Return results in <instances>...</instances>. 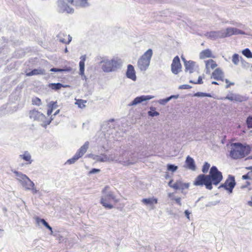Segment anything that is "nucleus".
I'll use <instances>...</instances> for the list:
<instances>
[{
  "instance_id": "obj_31",
  "label": "nucleus",
  "mask_w": 252,
  "mask_h": 252,
  "mask_svg": "<svg viewBox=\"0 0 252 252\" xmlns=\"http://www.w3.org/2000/svg\"><path fill=\"white\" fill-rule=\"evenodd\" d=\"M148 115L149 116L154 117L159 116V113L156 111L155 107L151 106L150 108V110L148 112Z\"/></svg>"
},
{
  "instance_id": "obj_43",
  "label": "nucleus",
  "mask_w": 252,
  "mask_h": 252,
  "mask_svg": "<svg viewBox=\"0 0 252 252\" xmlns=\"http://www.w3.org/2000/svg\"><path fill=\"white\" fill-rule=\"evenodd\" d=\"M64 34L62 32L59 33L57 36V40H59L60 42L66 44V40L63 38Z\"/></svg>"
},
{
  "instance_id": "obj_58",
  "label": "nucleus",
  "mask_w": 252,
  "mask_h": 252,
  "mask_svg": "<svg viewBox=\"0 0 252 252\" xmlns=\"http://www.w3.org/2000/svg\"><path fill=\"white\" fill-rule=\"evenodd\" d=\"M179 97V94H173L168 96L169 101L172 99H177Z\"/></svg>"
},
{
  "instance_id": "obj_52",
  "label": "nucleus",
  "mask_w": 252,
  "mask_h": 252,
  "mask_svg": "<svg viewBox=\"0 0 252 252\" xmlns=\"http://www.w3.org/2000/svg\"><path fill=\"white\" fill-rule=\"evenodd\" d=\"M171 200H175L176 203L179 206L182 205L181 203V197H173L171 198Z\"/></svg>"
},
{
  "instance_id": "obj_17",
  "label": "nucleus",
  "mask_w": 252,
  "mask_h": 252,
  "mask_svg": "<svg viewBox=\"0 0 252 252\" xmlns=\"http://www.w3.org/2000/svg\"><path fill=\"white\" fill-rule=\"evenodd\" d=\"M206 35L212 40H216L217 38H223V31H216L207 32Z\"/></svg>"
},
{
  "instance_id": "obj_37",
  "label": "nucleus",
  "mask_w": 252,
  "mask_h": 252,
  "mask_svg": "<svg viewBox=\"0 0 252 252\" xmlns=\"http://www.w3.org/2000/svg\"><path fill=\"white\" fill-rule=\"evenodd\" d=\"M178 167L173 164H168L167 165V170L169 171L174 172L177 170Z\"/></svg>"
},
{
  "instance_id": "obj_11",
  "label": "nucleus",
  "mask_w": 252,
  "mask_h": 252,
  "mask_svg": "<svg viewBox=\"0 0 252 252\" xmlns=\"http://www.w3.org/2000/svg\"><path fill=\"white\" fill-rule=\"evenodd\" d=\"M171 70L175 75L178 74L182 71V64L178 56L174 58L171 65Z\"/></svg>"
},
{
  "instance_id": "obj_7",
  "label": "nucleus",
  "mask_w": 252,
  "mask_h": 252,
  "mask_svg": "<svg viewBox=\"0 0 252 252\" xmlns=\"http://www.w3.org/2000/svg\"><path fill=\"white\" fill-rule=\"evenodd\" d=\"M193 185L201 187L204 186L206 189L209 190H212L213 189V186H211V184L209 181L207 174H200L198 175L193 181Z\"/></svg>"
},
{
  "instance_id": "obj_14",
  "label": "nucleus",
  "mask_w": 252,
  "mask_h": 252,
  "mask_svg": "<svg viewBox=\"0 0 252 252\" xmlns=\"http://www.w3.org/2000/svg\"><path fill=\"white\" fill-rule=\"evenodd\" d=\"M154 96L151 95H142L136 97L130 103L128 104V106H131L136 105L140 104L144 101L149 100L153 98Z\"/></svg>"
},
{
  "instance_id": "obj_20",
  "label": "nucleus",
  "mask_w": 252,
  "mask_h": 252,
  "mask_svg": "<svg viewBox=\"0 0 252 252\" xmlns=\"http://www.w3.org/2000/svg\"><path fill=\"white\" fill-rule=\"evenodd\" d=\"M195 64V62L191 60H189L188 62H186L184 64L185 67V71L186 72L189 71L190 74L194 72V67Z\"/></svg>"
},
{
  "instance_id": "obj_6",
  "label": "nucleus",
  "mask_w": 252,
  "mask_h": 252,
  "mask_svg": "<svg viewBox=\"0 0 252 252\" xmlns=\"http://www.w3.org/2000/svg\"><path fill=\"white\" fill-rule=\"evenodd\" d=\"M12 171L15 174L17 180L25 190H30L31 187L34 186V183L26 174L16 170H12Z\"/></svg>"
},
{
  "instance_id": "obj_19",
  "label": "nucleus",
  "mask_w": 252,
  "mask_h": 252,
  "mask_svg": "<svg viewBox=\"0 0 252 252\" xmlns=\"http://www.w3.org/2000/svg\"><path fill=\"white\" fill-rule=\"evenodd\" d=\"M224 73L220 68H216L212 73L211 78L217 80L224 81L223 78Z\"/></svg>"
},
{
  "instance_id": "obj_53",
  "label": "nucleus",
  "mask_w": 252,
  "mask_h": 252,
  "mask_svg": "<svg viewBox=\"0 0 252 252\" xmlns=\"http://www.w3.org/2000/svg\"><path fill=\"white\" fill-rule=\"evenodd\" d=\"M191 88L192 87L189 85L184 84L179 86L178 88L179 89H189Z\"/></svg>"
},
{
  "instance_id": "obj_16",
  "label": "nucleus",
  "mask_w": 252,
  "mask_h": 252,
  "mask_svg": "<svg viewBox=\"0 0 252 252\" xmlns=\"http://www.w3.org/2000/svg\"><path fill=\"white\" fill-rule=\"evenodd\" d=\"M126 77L132 80V81H136V72L134 69V66L129 64L127 66V69L126 72Z\"/></svg>"
},
{
  "instance_id": "obj_44",
  "label": "nucleus",
  "mask_w": 252,
  "mask_h": 252,
  "mask_svg": "<svg viewBox=\"0 0 252 252\" xmlns=\"http://www.w3.org/2000/svg\"><path fill=\"white\" fill-rule=\"evenodd\" d=\"M182 183L180 180H177L175 183L173 184V189L176 190H180V186Z\"/></svg>"
},
{
  "instance_id": "obj_2",
  "label": "nucleus",
  "mask_w": 252,
  "mask_h": 252,
  "mask_svg": "<svg viewBox=\"0 0 252 252\" xmlns=\"http://www.w3.org/2000/svg\"><path fill=\"white\" fill-rule=\"evenodd\" d=\"M153 54V50L149 49L138 59L137 65L141 71H145L147 69L150 65Z\"/></svg>"
},
{
  "instance_id": "obj_3",
  "label": "nucleus",
  "mask_w": 252,
  "mask_h": 252,
  "mask_svg": "<svg viewBox=\"0 0 252 252\" xmlns=\"http://www.w3.org/2000/svg\"><path fill=\"white\" fill-rule=\"evenodd\" d=\"M207 175L211 186L213 185H218L223 179L222 172L218 169L217 166L214 165L211 167L209 174Z\"/></svg>"
},
{
  "instance_id": "obj_27",
  "label": "nucleus",
  "mask_w": 252,
  "mask_h": 252,
  "mask_svg": "<svg viewBox=\"0 0 252 252\" xmlns=\"http://www.w3.org/2000/svg\"><path fill=\"white\" fill-rule=\"evenodd\" d=\"M48 109L47 110V114L50 116L52 113L53 110L57 108L58 105L56 101H51L48 104Z\"/></svg>"
},
{
  "instance_id": "obj_4",
  "label": "nucleus",
  "mask_w": 252,
  "mask_h": 252,
  "mask_svg": "<svg viewBox=\"0 0 252 252\" xmlns=\"http://www.w3.org/2000/svg\"><path fill=\"white\" fill-rule=\"evenodd\" d=\"M107 187L102 190V193L104 195L101 197L100 201V204L106 209H111L113 208V205L110 204L109 202L111 200H113L115 202H118V200L116 198V196L112 191L105 192V190Z\"/></svg>"
},
{
  "instance_id": "obj_5",
  "label": "nucleus",
  "mask_w": 252,
  "mask_h": 252,
  "mask_svg": "<svg viewBox=\"0 0 252 252\" xmlns=\"http://www.w3.org/2000/svg\"><path fill=\"white\" fill-rule=\"evenodd\" d=\"M103 63L101 68L104 72H110L116 71L117 69L121 67V63L115 59L102 60L100 63Z\"/></svg>"
},
{
  "instance_id": "obj_33",
  "label": "nucleus",
  "mask_w": 252,
  "mask_h": 252,
  "mask_svg": "<svg viewBox=\"0 0 252 252\" xmlns=\"http://www.w3.org/2000/svg\"><path fill=\"white\" fill-rule=\"evenodd\" d=\"M193 96H196L198 97H213V95L210 93H203V92H197L193 94Z\"/></svg>"
},
{
  "instance_id": "obj_60",
  "label": "nucleus",
  "mask_w": 252,
  "mask_h": 252,
  "mask_svg": "<svg viewBox=\"0 0 252 252\" xmlns=\"http://www.w3.org/2000/svg\"><path fill=\"white\" fill-rule=\"evenodd\" d=\"M185 216L188 219H189V215L190 212L188 210H186L184 212Z\"/></svg>"
},
{
  "instance_id": "obj_48",
  "label": "nucleus",
  "mask_w": 252,
  "mask_h": 252,
  "mask_svg": "<svg viewBox=\"0 0 252 252\" xmlns=\"http://www.w3.org/2000/svg\"><path fill=\"white\" fill-rule=\"evenodd\" d=\"M100 172V169L98 168H92L88 173L89 175L98 173Z\"/></svg>"
},
{
  "instance_id": "obj_25",
  "label": "nucleus",
  "mask_w": 252,
  "mask_h": 252,
  "mask_svg": "<svg viewBox=\"0 0 252 252\" xmlns=\"http://www.w3.org/2000/svg\"><path fill=\"white\" fill-rule=\"evenodd\" d=\"M90 157H92L94 160L99 162H105L108 160V158L105 154H101L100 155H91Z\"/></svg>"
},
{
  "instance_id": "obj_49",
  "label": "nucleus",
  "mask_w": 252,
  "mask_h": 252,
  "mask_svg": "<svg viewBox=\"0 0 252 252\" xmlns=\"http://www.w3.org/2000/svg\"><path fill=\"white\" fill-rule=\"evenodd\" d=\"M251 172H248L247 174L243 175L242 177L243 180H252Z\"/></svg>"
},
{
  "instance_id": "obj_15",
  "label": "nucleus",
  "mask_w": 252,
  "mask_h": 252,
  "mask_svg": "<svg viewBox=\"0 0 252 252\" xmlns=\"http://www.w3.org/2000/svg\"><path fill=\"white\" fill-rule=\"evenodd\" d=\"M29 114L30 118L33 119L34 120L40 121L46 119L43 114L35 109L30 111Z\"/></svg>"
},
{
  "instance_id": "obj_35",
  "label": "nucleus",
  "mask_w": 252,
  "mask_h": 252,
  "mask_svg": "<svg viewBox=\"0 0 252 252\" xmlns=\"http://www.w3.org/2000/svg\"><path fill=\"white\" fill-rule=\"evenodd\" d=\"M240 61V57L239 54L235 53L232 55V62L236 65H238Z\"/></svg>"
},
{
  "instance_id": "obj_51",
  "label": "nucleus",
  "mask_w": 252,
  "mask_h": 252,
  "mask_svg": "<svg viewBox=\"0 0 252 252\" xmlns=\"http://www.w3.org/2000/svg\"><path fill=\"white\" fill-rule=\"evenodd\" d=\"M220 201H215L209 202L206 205V207H211L212 206H215L219 203Z\"/></svg>"
},
{
  "instance_id": "obj_13",
  "label": "nucleus",
  "mask_w": 252,
  "mask_h": 252,
  "mask_svg": "<svg viewBox=\"0 0 252 252\" xmlns=\"http://www.w3.org/2000/svg\"><path fill=\"white\" fill-rule=\"evenodd\" d=\"M245 34V32L236 28L228 27L223 31L224 38L229 37L233 35Z\"/></svg>"
},
{
  "instance_id": "obj_29",
  "label": "nucleus",
  "mask_w": 252,
  "mask_h": 252,
  "mask_svg": "<svg viewBox=\"0 0 252 252\" xmlns=\"http://www.w3.org/2000/svg\"><path fill=\"white\" fill-rule=\"evenodd\" d=\"M75 6H80L81 7H87L89 6L87 0H75Z\"/></svg>"
},
{
  "instance_id": "obj_46",
  "label": "nucleus",
  "mask_w": 252,
  "mask_h": 252,
  "mask_svg": "<svg viewBox=\"0 0 252 252\" xmlns=\"http://www.w3.org/2000/svg\"><path fill=\"white\" fill-rule=\"evenodd\" d=\"M25 55V53L22 51L19 50L14 53V56L17 58H22Z\"/></svg>"
},
{
  "instance_id": "obj_21",
  "label": "nucleus",
  "mask_w": 252,
  "mask_h": 252,
  "mask_svg": "<svg viewBox=\"0 0 252 252\" xmlns=\"http://www.w3.org/2000/svg\"><path fill=\"white\" fill-rule=\"evenodd\" d=\"M69 86L68 85H63L61 83H51L48 84L49 88L55 91L60 90L62 88H66Z\"/></svg>"
},
{
  "instance_id": "obj_64",
  "label": "nucleus",
  "mask_w": 252,
  "mask_h": 252,
  "mask_svg": "<svg viewBox=\"0 0 252 252\" xmlns=\"http://www.w3.org/2000/svg\"><path fill=\"white\" fill-rule=\"evenodd\" d=\"M246 169H247V170H251V171H250L249 172H251V174L252 175V166L246 167Z\"/></svg>"
},
{
  "instance_id": "obj_22",
  "label": "nucleus",
  "mask_w": 252,
  "mask_h": 252,
  "mask_svg": "<svg viewBox=\"0 0 252 252\" xmlns=\"http://www.w3.org/2000/svg\"><path fill=\"white\" fill-rule=\"evenodd\" d=\"M44 75L45 74V70L41 68H34L29 72H26L27 76H32L35 75Z\"/></svg>"
},
{
  "instance_id": "obj_34",
  "label": "nucleus",
  "mask_w": 252,
  "mask_h": 252,
  "mask_svg": "<svg viewBox=\"0 0 252 252\" xmlns=\"http://www.w3.org/2000/svg\"><path fill=\"white\" fill-rule=\"evenodd\" d=\"M242 54L249 59L252 58V52L249 48H245L242 51Z\"/></svg>"
},
{
  "instance_id": "obj_39",
  "label": "nucleus",
  "mask_w": 252,
  "mask_h": 252,
  "mask_svg": "<svg viewBox=\"0 0 252 252\" xmlns=\"http://www.w3.org/2000/svg\"><path fill=\"white\" fill-rule=\"evenodd\" d=\"M246 124L249 129L252 128V116L249 115L246 120Z\"/></svg>"
},
{
  "instance_id": "obj_42",
  "label": "nucleus",
  "mask_w": 252,
  "mask_h": 252,
  "mask_svg": "<svg viewBox=\"0 0 252 252\" xmlns=\"http://www.w3.org/2000/svg\"><path fill=\"white\" fill-rule=\"evenodd\" d=\"M240 61L242 64V66L245 68H248L250 67V64L247 62L242 57H240Z\"/></svg>"
},
{
  "instance_id": "obj_8",
  "label": "nucleus",
  "mask_w": 252,
  "mask_h": 252,
  "mask_svg": "<svg viewBox=\"0 0 252 252\" xmlns=\"http://www.w3.org/2000/svg\"><path fill=\"white\" fill-rule=\"evenodd\" d=\"M236 185L235 176L232 175H228L224 183L221 184L218 187L219 189L223 188L227 192L230 194L233 192V190Z\"/></svg>"
},
{
  "instance_id": "obj_47",
  "label": "nucleus",
  "mask_w": 252,
  "mask_h": 252,
  "mask_svg": "<svg viewBox=\"0 0 252 252\" xmlns=\"http://www.w3.org/2000/svg\"><path fill=\"white\" fill-rule=\"evenodd\" d=\"M32 102L33 104H35L37 106H39L41 104V99L37 97L32 99Z\"/></svg>"
},
{
  "instance_id": "obj_32",
  "label": "nucleus",
  "mask_w": 252,
  "mask_h": 252,
  "mask_svg": "<svg viewBox=\"0 0 252 252\" xmlns=\"http://www.w3.org/2000/svg\"><path fill=\"white\" fill-rule=\"evenodd\" d=\"M24 160L28 161L29 163H31L32 160L31 159V156L28 152H25L23 155L20 156Z\"/></svg>"
},
{
  "instance_id": "obj_12",
  "label": "nucleus",
  "mask_w": 252,
  "mask_h": 252,
  "mask_svg": "<svg viewBox=\"0 0 252 252\" xmlns=\"http://www.w3.org/2000/svg\"><path fill=\"white\" fill-rule=\"evenodd\" d=\"M224 99L229 100L231 101L242 102L248 100V97L237 94H227Z\"/></svg>"
},
{
  "instance_id": "obj_41",
  "label": "nucleus",
  "mask_w": 252,
  "mask_h": 252,
  "mask_svg": "<svg viewBox=\"0 0 252 252\" xmlns=\"http://www.w3.org/2000/svg\"><path fill=\"white\" fill-rule=\"evenodd\" d=\"M52 117L53 116H51L50 119L49 120H45V119L43 121H42L43 123L41 125V126L44 128H46L47 126L48 125H49L51 123L52 121L53 120V118H52Z\"/></svg>"
},
{
  "instance_id": "obj_50",
  "label": "nucleus",
  "mask_w": 252,
  "mask_h": 252,
  "mask_svg": "<svg viewBox=\"0 0 252 252\" xmlns=\"http://www.w3.org/2000/svg\"><path fill=\"white\" fill-rule=\"evenodd\" d=\"M6 42V38L4 37H2V39H0V53L1 52V50L3 49V47L5 46L4 45H2L3 43Z\"/></svg>"
},
{
  "instance_id": "obj_57",
  "label": "nucleus",
  "mask_w": 252,
  "mask_h": 252,
  "mask_svg": "<svg viewBox=\"0 0 252 252\" xmlns=\"http://www.w3.org/2000/svg\"><path fill=\"white\" fill-rule=\"evenodd\" d=\"M61 68H56L53 67L50 69V71L55 72H62Z\"/></svg>"
},
{
  "instance_id": "obj_10",
  "label": "nucleus",
  "mask_w": 252,
  "mask_h": 252,
  "mask_svg": "<svg viewBox=\"0 0 252 252\" xmlns=\"http://www.w3.org/2000/svg\"><path fill=\"white\" fill-rule=\"evenodd\" d=\"M89 147V142H86L77 151L75 154L71 158L68 159L66 163L72 164L74 163L78 159L81 158L87 152Z\"/></svg>"
},
{
  "instance_id": "obj_23",
  "label": "nucleus",
  "mask_w": 252,
  "mask_h": 252,
  "mask_svg": "<svg viewBox=\"0 0 252 252\" xmlns=\"http://www.w3.org/2000/svg\"><path fill=\"white\" fill-rule=\"evenodd\" d=\"M80 61L79 63V74L80 75L82 76L84 75V72H85V62L86 60V55H82L80 58Z\"/></svg>"
},
{
  "instance_id": "obj_26",
  "label": "nucleus",
  "mask_w": 252,
  "mask_h": 252,
  "mask_svg": "<svg viewBox=\"0 0 252 252\" xmlns=\"http://www.w3.org/2000/svg\"><path fill=\"white\" fill-rule=\"evenodd\" d=\"M35 220L37 224H39L41 223L47 229H48L49 231H50L51 233H53V229L52 227L49 224L48 222H47L44 219H41L38 217L35 218Z\"/></svg>"
},
{
  "instance_id": "obj_55",
  "label": "nucleus",
  "mask_w": 252,
  "mask_h": 252,
  "mask_svg": "<svg viewBox=\"0 0 252 252\" xmlns=\"http://www.w3.org/2000/svg\"><path fill=\"white\" fill-rule=\"evenodd\" d=\"M62 72H70L72 70V68L70 66H65L63 68H61Z\"/></svg>"
},
{
  "instance_id": "obj_56",
  "label": "nucleus",
  "mask_w": 252,
  "mask_h": 252,
  "mask_svg": "<svg viewBox=\"0 0 252 252\" xmlns=\"http://www.w3.org/2000/svg\"><path fill=\"white\" fill-rule=\"evenodd\" d=\"M30 189L29 190H31L33 194H35L37 193L38 192V190H37L36 189V188H35V185L33 186V187H31Z\"/></svg>"
},
{
  "instance_id": "obj_38",
  "label": "nucleus",
  "mask_w": 252,
  "mask_h": 252,
  "mask_svg": "<svg viewBox=\"0 0 252 252\" xmlns=\"http://www.w3.org/2000/svg\"><path fill=\"white\" fill-rule=\"evenodd\" d=\"M210 167V164L209 163H208L207 161H205L204 163V164L202 168V172L203 173V174H205L208 172Z\"/></svg>"
},
{
  "instance_id": "obj_63",
  "label": "nucleus",
  "mask_w": 252,
  "mask_h": 252,
  "mask_svg": "<svg viewBox=\"0 0 252 252\" xmlns=\"http://www.w3.org/2000/svg\"><path fill=\"white\" fill-rule=\"evenodd\" d=\"M68 3H70L71 4L75 5V0H67V4H68Z\"/></svg>"
},
{
  "instance_id": "obj_40",
  "label": "nucleus",
  "mask_w": 252,
  "mask_h": 252,
  "mask_svg": "<svg viewBox=\"0 0 252 252\" xmlns=\"http://www.w3.org/2000/svg\"><path fill=\"white\" fill-rule=\"evenodd\" d=\"M189 184L188 183H184L182 182L181 186H180V190H182V193L183 194H186V192L184 191V190L185 189H188L189 188Z\"/></svg>"
},
{
  "instance_id": "obj_1",
  "label": "nucleus",
  "mask_w": 252,
  "mask_h": 252,
  "mask_svg": "<svg viewBox=\"0 0 252 252\" xmlns=\"http://www.w3.org/2000/svg\"><path fill=\"white\" fill-rule=\"evenodd\" d=\"M231 146L229 156L233 159L245 158L250 153L251 151V148L249 145H243L240 142L232 143Z\"/></svg>"
},
{
  "instance_id": "obj_24",
  "label": "nucleus",
  "mask_w": 252,
  "mask_h": 252,
  "mask_svg": "<svg viewBox=\"0 0 252 252\" xmlns=\"http://www.w3.org/2000/svg\"><path fill=\"white\" fill-rule=\"evenodd\" d=\"M141 202L145 205L152 206L158 203V199L154 197L145 198L142 199Z\"/></svg>"
},
{
  "instance_id": "obj_62",
  "label": "nucleus",
  "mask_w": 252,
  "mask_h": 252,
  "mask_svg": "<svg viewBox=\"0 0 252 252\" xmlns=\"http://www.w3.org/2000/svg\"><path fill=\"white\" fill-rule=\"evenodd\" d=\"M173 182V179H171L168 183V185L169 187H170L171 188H173V184L172 183Z\"/></svg>"
},
{
  "instance_id": "obj_61",
  "label": "nucleus",
  "mask_w": 252,
  "mask_h": 252,
  "mask_svg": "<svg viewBox=\"0 0 252 252\" xmlns=\"http://www.w3.org/2000/svg\"><path fill=\"white\" fill-rule=\"evenodd\" d=\"M67 36H68V40L67 41H66V44H69L70 42L72 40V37L69 34H68Z\"/></svg>"
},
{
  "instance_id": "obj_54",
  "label": "nucleus",
  "mask_w": 252,
  "mask_h": 252,
  "mask_svg": "<svg viewBox=\"0 0 252 252\" xmlns=\"http://www.w3.org/2000/svg\"><path fill=\"white\" fill-rule=\"evenodd\" d=\"M224 81H225V82L226 83H227V84L225 86V88L226 89H227L228 88H229L231 86H232V85H234V83L233 82H230L228 79H225L224 80Z\"/></svg>"
},
{
  "instance_id": "obj_9",
  "label": "nucleus",
  "mask_w": 252,
  "mask_h": 252,
  "mask_svg": "<svg viewBox=\"0 0 252 252\" xmlns=\"http://www.w3.org/2000/svg\"><path fill=\"white\" fill-rule=\"evenodd\" d=\"M57 11L59 13H66L73 14L74 10L72 7H70L67 3V0H57Z\"/></svg>"
},
{
  "instance_id": "obj_45",
  "label": "nucleus",
  "mask_w": 252,
  "mask_h": 252,
  "mask_svg": "<svg viewBox=\"0 0 252 252\" xmlns=\"http://www.w3.org/2000/svg\"><path fill=\"white\" fill-rule=\"evenodd\" d=\"M169 101L168 97H166V98L159 99L158 102L161 105H165Z\"/></svg>"
},
{
  "instance_id": "obj_59",
  "label": "nucleus",
  "mask_w": 252,
  "mask_h": 252,
  "mask_svg": "<svg viewBox=\"0 0 252 252\" xmlns=\"http://www.w3.org/2000/svg\"><path fill=\"white\" fill-rule=\"evenodd\" d=\"M203 79L201 76H199L198 78V79L196 81V84H203Z\"/></svg>"
},
{
  "instance_id": "obj_28",
  "label": "nucleus",
  "mask_w": 252,
  "mask_h": 252,
  "mask_svg": "<svg viewBox=\"0 0 252 252\" xmlns=\"http://www.w3.org/2000/svg\"><path fill=\"white\" fill-rule=\"evenodd\" d=\"M199 57L201 59L210 58L212 57V52L209 49L204 50L200 52Z\"/></svg>"
},
{
  "instance_id": "obj_18",
  "label": "nucleus",
  "mask_w": 252,
  "mask_h": 252,
  "mask_svg": "<svg viewBox=\"0 0 252 252\" xmlns=\"http://www.w3.org/2000/svg\"><path fill=\"white\" fill-rule=\"evenodd\" d=\"M185 167L192 171H195L196 169V166L194 159L189 156H188L186 158Z\"/></svg>"
},
{
  "instance_id": "obj_36",
  "label": "nucleus",
  "mask_w": 252,
  "mask_h": 252,
  "mask_svg": "<svg viewBox=\"0 0 252 252\" xmlns=\"http://www.w3.org/2000/svg\"><path fill=\"white\" fill-rule=\"evenodd\" d=\"M86 100L78 99L76 100L75 104L78 105L79 108L82 109L86 107L85 103H86Z\"/></svg>"
},
{
  "instance_id": "obj_30",
  "label": "nucleus",
  "mask_w": 252,
  "mask_h": 252,
  "mask_svg": "<svg viewBox=\"0 0 252 252\" xmlns=\"http://www.w3.org/2000/svg\"><path fill=\"white\" fill-rule=\"evenodd\" d=\"M206 68L214 69L217 66L216 63L212 59H209L205 61Z\"/></svg>"
}]
</instances>
